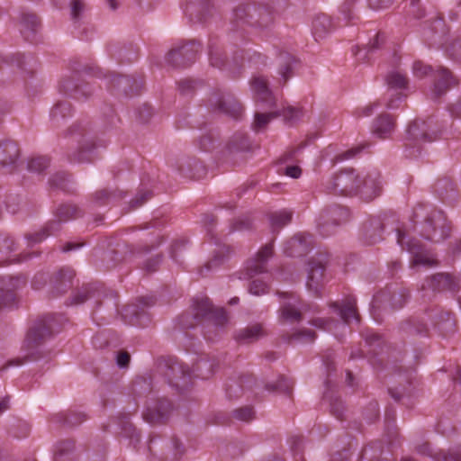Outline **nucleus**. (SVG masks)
<instances>
[{"mask_svg":"<svg viewBox=\"0 0 461 461\" xmlns=\"http://www.w3.org/2000/svg\"><path fill=\"white\" fill-rule=\"evenodd\" d=\"M327 259L323 255L312 258L308 262V275L306 286L310 292L319 296L324 284V272L326 269Z\"/></svg>","mask_w":461,"mask_h":461,"instance_id":"obj_19","label":"nucleus"},{"mask_svg":"<svg viewBox=\"0 0 461 461\" xmlns=\"http://www.w3.org/2000/svg\"><path fill=\"white\" fill-rule=\"evenodd\" d=\"M280 297L288 298L289 301L284 302L279 308V321L282 322L298 323L303 320V314L307 312H315L316 309L297 299L294 294L278 292Z\"/></svg>","mask_w":461,"mask_h":461,"instance_id":"obj_12","label":"nucleus"},{"mask_svg":"<svg viewBox=\"0 0 461 461\" xmlns=\"http://www.w3.org/2000/svg\"><path fill=\"white\" fill-rule=\"evenodd\" d=\"M296 63V59L291 54L280 53L278 74L282 78V82H280L282 85H285L288 79L293 77Z\"/></svg>","mask_w":461,"mask_h":461,"instance_id":"obj_44","label":"nucleus"},{"mask_svg":"<svg viewBox=\"0 0 461 461\" xmlns=\"http://www.w3.org/2000/svg\"><path fill=\"white\" fill-rule=\"evenodd\" d=\"M67 136L75 138L78 147L68 154V159L74 163H92L97 158V149L104 147V141L99 140L97 132L87 120L75 122L68 130Z\"/></svg>","mask_w":461,"mask_h":461,"instance_id":"obj_3","label":"nucleus"},{"mask_svg":"<svg viewBox=\"0 0 461 461\" xmlns=\"http://www.w3.org/2000/svg\"><path fill=\"white\" fill-rule=\"evenodd\" d=\"M410 297L405 288H385L374 295L371 303V315L376 322H382V312L398 310L404 306Z\"/></svg>","mask_w":461,"mask_h":461,"instance_id":"obj_5","label":"nucleus"},{"mask_svg":"<svg viewBox=\"0 0 461 461\" xmlns=\"http://www.w3.org/2000/svg\"><path fill=\"white\" fill-rule=\"evenodd\" d=\"M432 123L431 119L415 120L410 123L404 143L407 157H417L420 153L421 144L437 139V131L433 129Z\"/></svg>","mask_w":461,"mask_h":461,"instance_id":"obj_6","label":"nucleus"},{"mask_svg":"<svg viewBox=\"0 0 461 461\" xmlns=\"http://www.w3.org/2000/svg\"><path fill=\"white\" fill-rule=\"evenodd\" d=\"M395 120L387 113L381 114L373 122L372 131L380 139H386L395 130Z\"/></svg>","mask_w":461,"mask_h":461,"instance_id":"obj_38","label":"nucleus"},{"mask_svg":"<svg viewBox=\"0 0 461 461\" xmlns=\"http://www.w3.org/2000/svg\"><path fill=\"white\" fill-rule=\"evenodd\" d=\"M55 326L56 321L53 315H47L37 320L30 328L24 339L23 350L25 351V355L9 360L2 367V370L9 366H20L24 363L41 359L44 354L39 349V347L52 336Z\"/></svg>","mask_w":461,"mask_h":461,"instance_id":"obj_2","label":"nucleus"},{"mask_svg":"<svg viewBox=\"0 0 461 461\" xmlns=\"http://www.w3.org/2000/svg\"><path fill=\"white\" fill-rule=\"evenodd\" d=\"M20 148L13 140H0V167L12 173L17 167L20 158Z\"/></svg>","mask_w":461,"mask_h":461,"instance_id":"obj_24","label":"nucleus"},{"mask_svg":"<svg viewBox=\"0 0 461 461\" xmlns=\"http://www.w3.org/2000/svg\"><path fill=\"white\" fill-rule=\"evenodd\" d=\"M75 451V442L72 439L60 440L54 450V461H71Z\"/></svg>","mask_w":461,"mask_h":461,"instance_id":"obj_50","label":"nucleus"},{"mask_svg":"<svg viewBox=\"0 0 461 461\" xmlns=\"http://www.w3.org/2000/svg\"><path fill=\"white\" fill-rule=\"evenodd\" d=\"M200 50V42L191 41L176 49H172L167 53L166 60L175 68H185L195 61Z\"/></svg>","mask_w":461,"mask_h":461,"instance_id":"obj_18","label":"nucleus"},{"mask_svg":"<svg viewBox=\"0 0 461 461\" xmlns=\"http://www.w3.org/2000/svg\"><path fill=\"white\" fill-rule=\"evenodd\" d=\"M139 303L128 304L122 311V317L124 321L133 326H144L149 321V317L145 311V307L154 304L152 297H141Z\"/></svg>","mask_w":461,"mask_h":461,"instance_id":"obj_20","label":"nucleus"},{"mask_svg":"<svg viewBox=\"0 0 461 461\" xmlns=\"http://www.w3.org/2000/svg\"><path fill=\"white\" fill-rule=\"evenodd\" d=\"M383 185L381 175L376 170L367 172L365 176H360L358 194L366 202H370L382 194Z\"/></svg>","mask_w":461,"mask_h":461,"instance_id":"obj_21","label":"nucleus"},{"mask_svg":"<svg viewBox=\"0 0 461 461\" xmlns=\"http://www.w3.org/2000/svg\"><path fill=\"white\" fill-rule=\"evenodd\" d=\"M59 89L65 95L78 101H86L94 94L91 84L80 78L77 74L62 78Z\"/></svg>","mask_w":461,"mask_h":461,"instance_id":"obj_17","label":"nucleus"},{"mask_svg":"<svg viewBox=\"0 0 461 461\" xmlns=\"http://www.w3.org/2000/svg\"><path fill=\"white\" fill-rule=\"evenodd\" d=\"M230 250L226 247L220 248L215 251L212 258L204 264L199 270L202 276H206L211 271H213L220 267L229 258Z\"/></svg>","mask_w":461,"mask_h":461,"instance_id":"obj_45","label":"nucleus"},{"mask_svg":"<svg viewBox=\"0 0 461 461\" xmlns=\"http://www.w3.org/2000/svg\"><path fill=\"white\" fill-rule=\"evenodd\" d=\"M250 148L251 142L249 137L242 132L234 133L227 144L230 152L248 151Z\"/></svg>","mask_w":461,"mask_h":461,"instance_id":"obj_52","label":"nucleus"},{"mask_svg":"<svg viewBox=\"0 0 461 461\" xmlns=\"http://www.w3.org/2000/svg\"><path fill=\"white\" fill-rule=\"evenodd\" d=\"M208 55L211 66L228 69L233 77H238L241 73L243 56L234 57L232 63L226 61L222 47L216 39H210L208 43Z\"/></svg>","mask_w":461,"mask_h":461,"instance_id":"obj_15","label":"nucleus"},{"mask_svg":"<svg viewBox=\"0 0 461 461\" xmlns=\"http://www.w3.org/2000/svg\"><path fill=\"white\" fill-rule=\"evenodd\" d=\"M350 212L347 207L339 204H332L325 207L320 213L317 227L322 236H329L333 233V229L347 222Z\"/></svg>","mask_w":461,"mask_h":461,"instance_id":"obj_11","label":"nucleus"},{"mask_svg":"<svg viewBox=\"0 0 461 461\" xmlns=\"http://www.w3.org/2000/svg\"><path fill=\"white\" fill-rule=\"evenodd\" d=\"M312 30L316 41L323 39L332 30L330 18L324 14L316 15L312 21Z\"/></svg>","mask_w":461,"mask_h":461,"instance_id":"obj_47","label":"nucleus"},{"mask_svg":"<svg viewBox=\"0 0 461 461\" xmlns=\"http://www.w3.org/2000/svg\"><path fill=\"white\" fill-rule=\"evenodd\" d=\"M159 368L168 384L179 392L189 387L192 382V370L176 358L169 357L160 364Z\"/></svg>","mask_w":461,"mask_h":461,"instance_id":"obj_10","label":"nucleus"},{"mask_svg":"<svg viewBox=\"0 0 461 461\" xmlns=\"http://www.w3.org/2000/svg\"><path fill=\"white\" fill-rule=\"evenodd\" d=\"M294 386V382L284 376H279L276 383H270L266 384V389L269 392H278L281 393L290 394Z\"/></svg>","mask_w":461,"mask_h":461,"instance_id":"obj_57","label":"nucleus"},{"mask_svg":"<svg viewBox=\"0 0 461 461\" xmlns=\"http://www.w3.org/2000/svg\"><path fill=\"white\" fill-rule=\"evenodd\" d=\"M383 453V445L381 442H372L366 446L361 452V458L367 461H391L387 458L380 459Z\"/></svg>","mask_w":461,"mask_h":461,"instance_id":"obj_56","label":"nucleus"},{"mask_svg":"<svg viewBox=\"0 0 461 461\" xmlns=\"http://www.w3.org/2000/svg\"><path fill=\"white\" fill-rule=\"evenodd\" d=\"M106 86L118 94L128 95H137L143 86L140 76H126L111 74L105 76Z\"/></svg>","mask_w":461,"mask_h":461,"instance_id":"obj_16","label":"nucleus"},{"mask_svg":"<svg viewBox=\"0 0 461 461\" xmlns=\"http://www.w3.org/2000/svg\"><path fill=\"white\" fill-rule=\"evenodd\" d=\"M434 190L443 201L450 200L455 196L456 185L450 177L444 176L435 183Z\"/></svg>","mask_w":461,"mask_h":461,"instance_id":"obj_49","label":"nucleus"},{"mask_svg":"<svg viewBox=\"0 0 461 461\" xmlns=\"http://www.w3.org/2000/svg\"><path fill=\"white\" fill-rule=\"evenodd\" d=\"M75 271L68 267H63L54 273L50 277V292L53 297L64 294L73 285Z\"/></svg>","mask_w":461,"mask_h":461,"instance_id":"obj_28","label":"nucleus"},{"mask_svg":"<svg viewBox=\"0 0 461 461\" xmlns=\"http://www.w3.org/2000/svg\"><path fill=\"white\" fill-rule=\"evenodd\" d=\"M397 233V243L402 249H406L411 256V267L424 266L430 267L437 265L430 252L416 238H409L407 233L400 228H395Z\"/></svg>","mask_w":461,"mask_h":461,"instance_id":"obj_9","label":"nucleus"},{"mask_svg":"<svg viewBox=\"0 0 461 461\" xmlns=\"http://www.w3.org/2000/svg\"><path fill=\"white\" fill-rule=\"evenodd\" d=\"M115 55L122 63H131L136 60L138 57L137 50L132 46L130 48H120Z\"/></svg>","mask_w":461,"mask_h":461,"instance_id":"obj_64","label":"nucleus"},{"mask_svg":"<svg viewBox=\"0 0 461 461\" xmlns=\"http://www.w3.org/2000/svg\"><path fill=\"white\" fill-rule=\"evenodd\" d=\"M62 223L63 222L59 219L51 220L48 221L40 230L34 233L27 234L26 239L30 244L41 242L49 236L56 235L61 230Z\"/></svg>","mask_w":461,"mask_h":461,"instance_id":"obj_41","label":"nucleus"},{"mask_svg":"<svg viewBox=\"0 0 461 461\" xmlns=\"http://www.w3.org/2000/svg\"><path fill=\"white\" fill-rule=\"evenodd\" d=\"M293 211L284 209L278 212H274L269 214L272 230L277 231L284 226L291 222L293 218Z\"/></svg>","mask_w":461,"mask_h":461,"instance_id":"obj_55","label":"nucleus"},{"mask_svg":"<svg viewBox=\"0 0 461 461\" xmlns=\"http://www.w3.org/2000/svg\"><path fill=\"white\" fill-rule=\"evenodd\" d=\"M427 324L418 317L409 318L402 321L399 325V331L402 336L411 337L428 333Z\"/></svg>","mask_w":461,"mask_h":461,"instance_id":"obj_39","label":"nucleus"},{"mask_svg":"<svg viewBox=\"0 0 461 461\" xmlns=\"http://www.w3.org/2000/svg\"><path fill=\"white\" fill-rule=\"evenodd\" d=\"M266 335L262 324L256 323L240 330L235 335V339L240 344H250Z\"/></svg>","mask_w":461,"mask_h":461,"instance_id":"obj_40","label":"nucleus"},{"mask_svg":"<svg viewBox=\"0 0 461 461\" xmlns=\"http://www.w3.org/2000/svg\"><path fill=\"white\" fill-rule=\"evenodd\" d=\"M119 425L122 428V433L130 438L131 442L138 443L140 441V435L134 426L128 420L127 416L120 419Z\"/></svg>","mask_w":461,"mask_h":461,"instance_id":"obj_61","label":"nucleus"},{"mask_svg":"<svg viewBox=\"0 0 461 461\" xmlns=\"http://www.w3.org/2000/svg\"><path fill=\"white\" fill-rule=\"evenodd\" d=\"M177 170L189 178L199 179L205 176L206 167L201 160L195 158H184L179 160Z\"/></svg>","mask_w":461,"mask_h":461,"instance_id":"obj_30","label":"nucleus"},{"mask_svg":"<svg viewBox=\"0 0 461 461\" xmlns=\"http://www.w3.org/2000/svg\"><path fill=\"white\" fill-rule=\"evenodd\" d=\"M53 421L62 423L68 427H75L86 420V415L80 411H71L69 413H59L53 416Z\"/></svg>","mask_w":461,"mask_h":461,"instance_id":"obj_54","label":"nucleus"},{"mask_svg":"<svg viewBox=\"0 0 461 461\" xmlns=\"http://www.w3.org/2000/svg\"><path fill=\"white\" fill-rule=\"evenodd\" d=\"M50 166V159L47 157L39 156L32 158L27 163V169L30 172L41 174Z\"/></svg>","mask_w":461,"mask_h":461,"instance_id":"obj_60","label":"nucleus"},{"mask_svg":"<svg viewBox=\"0 0 461 461\" xmlns=\"http://www.w3.org/2000/svg\"><path fill=\"white\" fill-rule=\"evenodd\" d=\"M316 338V333L313 330L303 329L298 331L294 332L291 335H287L285 338V340L291 342L293 340L300 341V342H312Z\"/></svg>","mask_w":461,"mask_h":461,"instance_id":"obj_62","label":"nucleus"},{"mask_svg":"<svg viewBox=\"0 0 461 461\" xmlns=\"http://www.w3.org/2000/svg\"><path fill=\"white\" fill-rule=\"evenodd\" d=\"M157 443H159L161 446V448H163V449L166 448L167 450V452H173V455H174L175 458H176V459L180 458L185 452V448H184L182 443L176 438H172L169 440H162V439L158 438V437L153 436V437H150L149 445H148L149 451L151 454L156 455V453L153 450V445H155Z\"/></svg>","mask_w":461,"mask_h":461,"instance_id":"obj_42","label":"nucleus"},{"mask_svg":"<svg viewBox=\"0 0 461 461\" xmlns=\"http://www.w3.org/2000/svg\"><path fill=\"white\" fill-rule=\"evenodd\" d=\"M434 326L446 337L455 332L456 320L452 313L441 311L435 315Z\"/></svg>","mask_w":461,"mask_h":461,"instance_id":"obj_43","label":"nucleus"},{"mask_svg":"<svg viewBox=\"0 0 461 461\" xmlns=\"http://www.w3.org/2000/svg\"><path fill=\"white\" fill-rule=\"evenodd\" d=\"M274 22L273 9L268 5L255 3L239 5L234 9L231 19L236 29L249 26L258 31L270 29Z\"/></svg>","mask_w":461,"mask_h":461,"instance_id":"obj_4","label":"nucleus"},{"mask_svg":"<svg viewBox=\"0 0 461 461\" xmlns=\"http://www.w3.org/2000/svg\"><path fill=\"white\" fill-rule=\"evenodd\" d=\"M82 215L83 212L81 209L77 207L76 204L72 203L59 204L54 212L55 218L59 219L63 223L70 220L81 217Z\"/></svg>","mask_w":461,"mask_h":461,"instance_id":"obj_48","label":"nucleus"},{"mask_svg":"<svg viewBox=\"0 0 461 461\" xmlns=\"http://www.w3.org/2000/svg\"><path fill=\"white\" fill-rule=\"evenodd\" d=\"M386 82L389 86V92L405 88L407 86V78L399 72L389 73L386 77Z\"/></svg>","mask_w":461,"mask_h":461,"instance_id":"obj_59","label":"nucleus"},{"mask_svg":"<svg viewBox=\"0 0 461 461\" xmlns=\"http://www.w3.org/2000/svg\"><path fill=\"white\" fill-rule=\"evenodd\" d=\"M16 250V244L14 240L8 235L0 233V257L2 260L8 263H16L27 260L32 257L31 254H22L10 258L8 255Z\"/></svg>","mask_w":461,"mask_h":461,"instance_id":"obj_35","label":"nucleus"},{"mask_svg":"<svg viewBox=\"0 0 461 461\" xmlns=\"http://www.w3.org/2000/svg\"><path fill=\"white\" fill-rule=\"evenodd\" d=\"M385 221L381 216L368 218L362 226L361 239L366 245H374L383 240Z\"/></svg>","mask_w":461,"mask_h":461,"instance_id":"obj_23","label":"nucleus"},{"mask_svg":"<svg viewBox=\"0 0 461 461\" xmlns=\"http://www.w3.org/2000/svg\"><path fill=\"white\" fill-rule=\"evenodd\" d=\"M273 255V244L264 246L256 255V258L248 263L247 271L249 278L266 272V263Z\"/></svg>","mask_w":461,"mask_h":461,"instance_id":"obj_31","label":"nucleus"},{"mask_svg":"<svg viewBox=\"0 0 461 461\" xmlns=\"http://www.w3.org/2000/svg\"><path fill=\"white\" fill-rule=\"evenodd\" d=\"M212 111L239 120L243 114V106L235 96L227 92L217 91L209 98Z\"/></svg>","mask_w":461,"mask_h":461,"instance_id":"obj_14","label":"nucleus"},{"mask_svg":"<svg viewBox=\"0 0 461 461\" xmlns=\"http://www.w3.org/2000/svg\"><path fill=\"white\" fill-rule=\"evenodd\" d=\"M213 6L209 0H190L185 6V14L193 23H205L212 16Z\"/></svg>","mask_w":461,"mask_h":461,"instance_id":"obj_25","label":"nucleus"},{"mask_svg":"<svg viewBox=\"0 0 461 461\" xmlns=\"http://www.w3.org/2000/svg\"><path fill=\"white\" fill-rule=\"evenodd\" d=\"M194 318L199 321L207 322L208 326L223 327L228 321L226 311L223 308H214L209 298L196 300L194 304Z\"/></svg>","mask_w":461,"mask_h":461,"instance_id":"obj_13","label":"nucleus"},{"mask_svg":"<svg viewBox=\"0 0 461 461\" xmlns=\"http://www.w3.org/2000/svg\"><path fill=\"white\" fill-rule=\"evenodd\" d=\"M339 314L341 320L349 324L352 321H359V314L357 308V300L353 296L347 297L341 305L335 302L330 304Z\"/></svg>","mask_w":461,"mask_h":461,"instance_id":"obj_33","label":"nucleus"},{"mask_svg":"<svg viewBox=\"0 0 461 461\" xmlns=\"http://www.w3.org/2000/svg\"><path fill=\"white\" fill-rule=\"evenodd\" d=\"M187 242L185 239H178L171 244L170 257L175 262L180 263V258L186 250Z\"/></svg>","mask_w":461,"mask_h":461,"instance_id":"obj_63","label":"nucleus"},{"mask_svg":"<svg viewBox=\"0 0 461 461\" xmlns=\"http://www.w3.org/2000/svg\"><path fill=\"white\" fill-rule=\"evenodd\" d=\"M113 300V305L117 307V294L113 291L106 292L104 285L97 282L84 284L73 292L69 297L70 305H80L86 302H93L94 307L98 308L106 298Z\"/></svg>","mask_w":461,"mask_h":461,"instance_id":"obj_8","label":"nucleus"},{"mask_svg":"<svg viewBox=\"0 0 461 461\" xmlns=\"http://www.w3.org/2000/svg\"><path fill=\"white\" fill-rule=\"evenodd\" d=\"M447 33V28L444 20L441 17L435 18L431 23H428L423 30V37L430 44H442V37Z\"/></svg>","mask_w":461,"mask_h":461,"instance_id":"obj_37","label":"nucleus"},{"mask_svg":"<svg viewBox=\"0 0 461 461\" xmlns=\"http://www.w3.org/2000/svg\"><path fill=\"white\" fill-rule=\"evenodd\" d=\"M256 381L250 375H241L237 378H230L225 384L226 396L230 400L239 399L243 393L252 389Z\"/></svg>","mask_w":461,"mask_h":461,"instance_id":"obj_29","label":"nucleus"},{"mask_svg":"<svg viewBox=\"0 0 461 461\" xmlns=\"http://www.w3.org/2000/svg\"><path fill=\"white\" fill-rule=\"evenodd\" d=\"M360 175L354 168H344L323 184L324 192L345 196L355 195L359 188Z\"/></svg>","mask_w":461,"mask_h":461,"instance_id":"obj_7","label":"nucleus"},{"mask_svg":"<svg viewBox=\"0 0 461 461\" xmlns=\"http://www.w3.org/2000/svg\"><path fill=\"white\" fill-rule=\"evenodd\" d=\"M123 194L121 191L101 189L94 194V202L96 205L103 206L121 200Z\"/></svg>","mask_w":461,"mask_h":461,"instance_id":"obj_53","label":"nucleus"},{"mask_svg":"<svg viewBox=\"0 0 461 461\" xmlns=\"http://www.w3.org/2000/svg\"><path fill=\"white\" fill-rule=\"evenodd\" d=\"M41 27L39 18L32 13H22L20 15V32L25 41L32 42Z\"/></svg>","mask_w":461,"mask_h":461,"instance_id":"obj_32","label":"nucleus"},{"mask_svg":"<svg viewBox=\"0 0 461 461\" xmlns=\"http://www.w3.org/2000/svg\"><path fill=\"white\" fill-rule=\"evenodd\" d=\"M313 240L311 234L298 233L284 245V253L288 257H303L312 248Z\"/></svg>","mask_w":461,"mask_h":461,"instance_id":"obj_26","label":"nucleus"},{"mask_svg":"<svg viewBox=\"0 0 461 461\" xmlns=\"http://www.w3.org/2000/svg\"><path fill=\"white\" fill-rule=\"evenodd\" d=\"M214 364L205 359H200L194 365L192 375L194 374L196 377L207 379L214 373Z\"/></svg>","mask_w":461,"mask_h":461,"instance_id":"obj_58","label":"nucleus"},{"mask_svg":"<svg viewBox=\"0 0 461 461\" xmlns=\"http://www.w3.org/2000/svg\"><path fill=\"white\" fill-rule=\"evenodd\" d=\"M436 78L432 89V98L437 100L444 95L451 86H457L458 80L452 72L442 66H439L435 73Z\"/></svg>","mask_w":461,"mask_h":461,"instance_id":"obj_27","label":"nucleus"},{"mask_svg":"<svg viewBox=\"0 0 461 461\" xmlns=\"http://www.w3.org/2000/svg\"><path fill=\"white\" fill-rule=\"evenodd\" d=\"M173 410L172 403L166 398H159L148 403L144 419L151 423H164L169 417Z\"/></svg>","mask_w":461,"mask_h":461,"instance_id":"obj_22","label":"nucleus"},{"mask_svg":"<svg viewBox=\"0 0 461 461\" xmlns=\"http://www.w3.org/2000/svg\"><path fill=\"white\" fill-rule=\"evenodd\" d=\"M251 87L258 101L266 103L268 106L275 104V99L268 87V82L264 77H254L251 80Z\"/></svg>","mask_w":461,"mask_h":461,"instance_id":"obj_36","label":"nucleus"},{"mask_svg":"<svg viewBox=\"0 0 461 461\" xmlns=\"http://www.w3.org/2000/svg\"><path fill=\"white\" fill-rule=\"evenodd\" d=\"M385 41V36L382 32H376L373 40L360 47L358 45L353 47L352 52L359 61H366L370 59V56L373 52L379 50Z\"/></svg>","mask_w":461,"mask_h":461,"instance_id":"obj_34","label":"nucleus"},{"mask_svg":"<svg viewBox=\"0 0 461 461\" xmlns=\"http://www.w3.org/2000/svg\"><path fill=\"white\" fill-rule=\"evenodd\" d=\"M426 285L432 291L452 289L454 279L449 274L438 273L426 281Z\"/></svg>","mask_w":461,"mask_h":461,"instance_id":"obj_51","label":"nucleus"},{"mask_svg":"<svg viewBox=\"0 0 461 461\" xmlns=\"http://www.w3.org/2000/svg\"><path fill=\"white\" fill-rule=\"evenodd\" d=\"M72 114V106L67 100L57 102L50 110V121L56 127Z\"/></svg>","mask_w":461,"mask_h":461,"instance_id":"obj_46","label":"nucleus"},{"mask_svg":"<svg viewBox=\"0 0 461 461\" xmlns=\"http://www.w3.org/2000/svg\"><path fill=\"white\" fill-rule=\"evenodd\" d=\"M411 221L414 230L427 240L438 243L450 236L451 226L446 214L426 204L414 207Z\"/></svg>","mask_w":461,"mask_h":461,"instance_id":"obj_1","label":"nucleus"}]
</instances>
